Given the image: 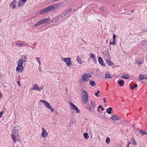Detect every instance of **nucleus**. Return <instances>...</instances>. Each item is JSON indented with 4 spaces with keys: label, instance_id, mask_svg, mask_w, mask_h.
Here are the masks:
<instances>
[{
    "label": "nucleus",
    "instance_id": "1",
    "mask_svg": "<svg viewBox=\"0 0 147 147\" xmlns=\"http://www.w3.org/2000/svg\"><path fill=\"white\" fill-rule=\"evenodd\" d=\"M60 6V5L59 4H55L51 5L39 11V14H41L44 13L49 11L56 9L58 8Z\"/></svg>",
    "mask_w": 147,
    "mask_h": 147
},
{
    "label": "nucleus",
    "instance_id": "2",
    "mask_svg": "<svg viewBox=\"0 0 147 147\" xmlns=\"http://www.w3.org/2000/svg\"><path fill=\"white\" fill-rule=\"evenodd\" d=\"M23 60L22 59H19L17 63V66L16 68V71L18 73L22 72L24 70V68L22 66Z\"/></svg>",
    "mask_w": 147,
    "mask_h": 147
},
{
    "label": "nucleus",
    "instance_id": "3",
    "mask_svg": "<svg viewBox=\"0 0 147 147\" xmlns=\"http://www.w3.org/2000/svg\"><path fill=\"white\" fill-rule=\"evenodd\" d=\"M88 99V92L85 90H83L82 92V101L84 104H86Z\"/></svg>",
    "mask_w": 147,
    "mask_h": 147
},
{
    "label": "nucleus",
    "instance_id": "4",
    "mask_svg": "<svg viewBox=\"0 0 147 147\" xmlns=\"http://www.w3.org/2000/svg\"><path fill=\"white\" fill-rule=\"evenodd\" d=\"M12 132V134H11V137L13 141L16 143V139H18L20 138L19 136L18 133V131L15 129H13Z\"/></svg>",
    "mask_w": 147,
    "mask_h": 147
},
{
    "label": "nucleus",
    "instance_id": "5",
    "mask_svg": "<svg viewBox=\"0 0 147 147\" xmlns=\"http://www.w3.org/2000/svg\"><path fill=\"white\" fill-rule=\"evenodd\" d=\"M49 20L50 19L49 18L43 19L38 22L34 26L36 27L39 26L41 24L47 23L48 22Z\"/></svg>",
    "mask_w": 147,
    "mask_h": 147
},
{
    "label": "nucleus",
    "instance_id": "6",
    "mask_svg": "<svg viewBox=\"0 0 147 147\" xmlns=\"http://www.w3.org/2000/svg\"><path fill=\"white\" fill-rule=\"evenodd\" d=\"M40 102H43L46 108L49 109H50L51 111L52 112L54 111V109L52 107L50 104L44 100H41L40 101Z\"/></svg>",
    "mask_w": 147,
    "mask_h": 147
},
{
    "label": "nucleus",
    "instance_id": "7",
    "mask_svg": "<svg viewBox=\"0 0 147 147\" xmlns=\"http://www.w3.org/2000/svg\"><path fill=\"white\" fill-rule=\"evenodd\" d=\"M91 77V75L88 73H86L82 76V79L84 81H87L89 80V78Z\"/></svg>",
    "mask_w": 147,
    "mask_h": 147
},
{
    "label": "nucleus",
    "instance_id": "8",
    "mask_svg": "<svg viewBox=\"0 0 147 147\" xmlns=\"http://www.w3.org/2000/svg\"><path fill=\"white\" fill-rule=\"evenodd\" d=\"M106 63L109 65L111 66L113 64V63L111 61L110 59V57L109 55H106L104 57Z\"/></svg>",
    "mask_w": 147,
    "mask_h": 147
},
{
    "label": "nucleus",
    "instance_id": "9",
    "mask_svg": "<svg viewBox=\"0 0 147 147\" xmlns=\"http://www.w3.org/2000/svg\"><path fill=\"white\" fill-rule=\"evenodd\" d=\"M69 103L70 105L71 109L75 110L76 113H80V110L75 105L71 102H69Z\"/></svg>",
    "mask_w": 147,
    "mask_h": 147
},
{
    "label": "nucleus",
    "instance_id": "10",
    "mask_svg": "<svg viewBox=\"0 0 147 147\" xmlns=\"http://www.w3.org/2000/svg\"><path fill=\"white\" fill-rule=\"evenodd\" d=\"M63 61L66 63L67 66H69L71 64V59L69 58H65Z\"/></svg>",
    "mask_w": 147,
    "mask_h": 147
},
{
    "label": "nucleus",
    "instance_id": "11",
    "mask_svg": "<svg viewBox=\"0 0 147 147\" xmlns=\"http://www.w3.org/2000/svg\"><path fill=\"white\" fill-rule=\"evenodd\" d=\"M20 42L19 41H17L16 42V45L19 47H21L22 46H26V45L25 44L24 42Z\"/></svg>",
    "mask_w": 147,
    "mask_h": 147
},
{
    "label": "nucleus",
    "instance_id": "12",
    "mask_svg": "<svg viewBox=\"0 0 147 147\" xmlns=\"http://www.w3.org/2000/svg\"><path fill=\"white\" fill-rule=\"evenodd\" d=\"M98 61L100 64L103 66H105V64L101 57L98 58Z\"/></svg>",
    "mask_w": 147,
    "mask_h": 147
},
{
    "label": "nucleus",
    "instance_id": "13",
    "mask_svg": "<svg viewBox=\"0 0 147 147\" xmlns=\"http://www.w3.org/2000/svg\"><path fill=\"white\" fill-rule=\"evenodd\" d=\"M41 89L42 88H39L36 84H34L33 87L32 89L34 90H35L40 91L41 90Z\"/></svg>",
    "mask_w": 147,
    "mask_h": 147
},
{
    "label": "nucleus",
    "instance_id": "14",
    "mask_svg": "<svg viewBox=\"0 0 147 147\" xmlns=\"http://www.w3.org/2000/svg\"><path fill=\"white\" fill-rule=\"evenodd\" d=\"M16 0H13L11 2L10 4H9V6H10L11 5L12 6V8L14 9L16 7Z\"/></svg>",
    "mask_w": 147,
    "mask_h": 147
},
{
    "label": "nucleus",
    "instance_id": "15",
    "mask_svg": "<svg viewBox=\"0 0 147 147\" xmlns=\"http://www.w3.org/2000/svg\"><path fill=\"white\" fill-rule=\"evenodd\" d=\"M48 135L47 132L45 129H42V136L43 137H45Z\"/></svg>",
    "mask_w": 147,
    "mask_h": 147
},
{
    "label": "nucleus",
    "instance_id": "16",
    "mask_svg": "<svg viewBox=\"0 0 147 147\" xmlns=\"http://www.w3.org/2000/svg\"><path fill=\"white\" fill-rule=\"evenodd\" d=\"M111 118L114 121H116L119 119L120 117L116 115H113L111 117Z\"/></svg>",
    "mask_w": 147,
    "mask_h": 147
},
{
    "label": "nucleus",
    "instance_id": "17",
    "mask_svg": "<svg viewBox=\"0 0 147 147\" xmlns=\"http://www.w3.org/2000/svg\"><path fill=\"white\" fill-rule=\"evenodd\" d=\"M76 61L77 62L80 64H82V61L80 57L79 56H78L76 57Z\"/></svg>",
    "mask_w": 147,
    "mask_h": 147
},
{
    "label": "nucleus",
    "instance_id": "18",
    "mask_svg": "<svg viewBox=\"0 0 147 147\" xmlns=\"http://www.w3.org/2000/svg\"><path fill=\"white\" fill-rule=\"evenodd\" d=\"M25 3L24 2H22V1L19 0L18 1V6L19 7H22L24 5Z\"/></svg>",
    "mask_w": 147,
    "mask_h": 147
},
{
    "label": "nucleus",
    "instance_id": "19",
    "mask_svg": "<svg viewBox=\"0 0 147 147\" xmlns=\"http://www.w3.org/2000/svg\"><path fill=\"white\" fill-rule=\"evenodd\" d=\"M122 78L124 79H129V76L128 75L126 74H123L122 76Z\"/></svg>",
    "mask_w": 147,
    "mask_h": 147
},
{
    "label": "nucleus",
    "instance_id": "20",
    "mask_svg": "<svg viewBox=\"0 0 147 147\" xmlns=\"http://www.w3.org/2000/svg\"><path fill=\"white\" fill-rule=\"evenodd\" d=\"M90 85L92 86H94L95 85L96 83L94 81L90 80L89 81Z\"/></svg>",
    "mask_w": 147,
    "mask_h": 147
},
{
    "label": "nucleus",
    "instance_id": "21",
    "mask_svg": "<svg viewBox=\"0 0 147 147\" xmlns=\"http://www.w3.org/2000/svg\"><path fill=\"white\" fill-rule=\"evenodd\" d=\"M112 111V109L111 107H109L107 109L106 111L107 113L109 114H110Z\"/></svg>",
    "mask_w": 147,
    "mask_h": 147
},
{
    "label": "nucleus",
    "instance_id": "22",
    "mask_svg": "<svg viewBox=\"0 0 147 147\" xmlns=\"http://www.w3.org/2000/svg\"><path fill=\"white\" fill-rule=\"evenodd\" d=\"M140 133L141 135H143L144 134L147 135V132L142 130H140Z\"/></svg>",
    "mask_w": 147,
    "mask_h": 147
},
{
    "label": "nucleus",
    "instance_id": "23",
    "mask_svg": "<svg viewBox=\"0 0 147 147\" xmlns=\"http://www.w3.org/2000/svg\"><path fill=\"white\" fill-rule=\"evenodd\" d=\"M118 84L121 86H123V84H124V82L123 80H120L119 81Z\"/></svg>",
    "mask_w": 147,
    "mask_h": 147
},
{
    "label": "nucleus",
    "instance_id": "24",
    "mask_svg": "<svg viewBox=\"0 0 147 147\" xmlns=\"http://www.w3.org/2000/svg\"><path fill=\"white\" fill-rule=\"evenodd\" d=\"M111 76L108 74H106L105 75V78L106 79L112 78Z\"/></svg>",
    "mask_w": 147,
    "mask_h": 147
},
{
    "label": "nucleus",
    "instance_id": "25",
    "mask_svg": "<svg viewBox=\"0 0 147 147\" xmlns=\"http://www.w3.org/2000/svg\"><path fill=\"white\" fill-rule=\"evenodd\" d=\"M90 104L91 105L92 107H96V104L95 102L93 101H91L90 102Z\"/></svg>",
    "mask_w": 147,
    "mask_h": 147
},
{
    "label": "nucleus",
    "instance_id": "26",
    "mask_svg": "<svg viewBox=\"0 0 147 147\" xmlns=\"http://www.w3.org/2000/svg\"><path fill=\"white\" fill-rule=\"evenodd\" d=\"M83 136L86 139H87L89 138V136L88 133H84L83 134Z\"/></svg>",
    "mask_w": 147,
    "mask_h": 147
},
{
    "label": "nucleus",
    "instance_id": "27",
    "mask_svg": "<svg viewBox=\"0 0 147 147\" xmlns=\"http://www.w3.org/2000/svg\"><path fill=\"white\" fill-rule=\"evenodd\" d=\"M131 140L132 141V143L134 145H136L137 144L136 141H135V138H132Z\"/></svg>",
    "mask_w": 147,
    "mask_h": 147
},
{
    "label": "nucleus",
    "instance_id": "28",
    "mask_svg": "<svg viewBox=\"0 0 147 147\" xmlns=\"http://www.w3.org/2000/svg\"><path fill=\"white\" fill-rule=\"evenodd\" d=\"M90 55L91 58L92 59H94L96 58V56L95 55L92 53H90Z\"/></svg>",
    "mask_w": 147,
    "mask_h": 147
},
{
    "label": "nucleus",
    "instance_id": "29",
    "mask_svg": "<svg viewBox=\"0 0 147 147\" xmlns=\"http://www.w3.org/2000/svg\"><path fill=\"white\" fill-rule=\"evenodd\" d=\"M136 63L138 65H140L142 63V61L140 59H138L136 61Z\"/></svg>",
    "mask_w": 147,
    "mask_h": 147
},
{
    "label": "nucleus",
    "instance_id": "30",
    "mask_svg": "<svg viewBox=\"0 0 147 147\" xmlns=\"http://www.w3.org/2000/svg\"><path fill=\"white\" fill-rule=\"evenodd\" d=\"M139 78L140 80H142L144 79V76L142 74H140L139 76Z\"/></svg>",
    "mask_w": 147,
    "mask_h": 147
},
{
    "label": "nucleus",
    "instance_id": "31",
    "mask_svg": "<svg viewBox=\"0 0 147 147\" xmlns=\"http://www.w3.org/2000/svg\"><path fill=\"white\" fill-rule=\"evenodd\" d=\"M110 141V139L109 138H107L106 139V143L109 144Z\"/></svg>",
    "mask_w": 147,
    "mask_h": 147
},
{
    "label": "nucleus",
    "instance_id": "32",
    "mask_svg": "<svg viewBox=\"0 0 147 147\" xmlns=\"http://www.w3.org/2000/svg\"><path fill=\"white\" fill-rule=\"evenodd\" d=\"M115 40H113V42H110V45H114L115 44Z\"/></svg>",
    "mask_w": 147,
    "mask_h": 147
},
{
    "label": "nucleus",
    "instance_id": "33",
    "mask_svg": "<svg viewBox=\"0 0 147 147\" xmlns=\"http://www.w3.org/2000/svg\"><path fill=\"white\" fill-rule=\"evenodd\" d=\"M100 92L99 90H97V92L95 93V95L96 96H99L98 95V94H99Z\"/></svg>",
    "mask_w": 147,
    "mask_h": 147
},
{
    "label": "nucleus",
    "instance_id": "34",
    "mask_svg": "<svg viewBox=\"0 0 147 147\" xmlns=\"http://www.w3.org/2000/svg\"><path fill=\"white\" fill-rule=\"evenodd\" d=\"M116 37V35L114 34L113 35V40H115V38Z\"/></svg>",
    "mask_w": 147,
    "mask_h": 147
},
{
    "label": "nucleus",
    "instance_id": "35",
    "mask_svg": "<svg viewBox=\"0 0 147 147\" xmlns=\"http://www.w3.org/2000/svg\"><path fill=\"white\" fill-rule=\"evenodd\" d=\"M100 10L102 11H103L104 10V8L103 7H101L100 8Z\"/></svg>",
    "mask_w": 147,
    "mask_h": 147
},
{
    "label": "nucleus",
    "instance_id": "36",
    "mask_svg": "<svg viewBox=\"0 0 147 147\" xmlns=\"http://www.w3.org/2000/svg\"><path fill=\"white\" fill-rule=\"evenodd\" d=\"M22 56H23V57L24 59V61H25V60H26L27 59L26 58V56L25 55H22Z\"/></svg>",
    "mask_w": 147,
    "mask_h": 147
},
{
    "label": "nucleus",
    "instance_id": "37",
    "mask_svg": "<svg viewBox=\"0 0 147 147\" xmlns=\"http://www.w3.org/2000/svg\"><path fill=\"white\" fill-rule=\"evenodd\" d=\"M92 60H93V61L95 63H97V60L96 59V58H94V59H92Z\"/></svg>",
    "mask_w": 147,
    "mask_h": 147
},
{
    "label": "nucleus",
    "instance_id": "38",
    "mask_svg": "<svg viewBox=\"0 0 147 147\" xmlns=\"http://www.w3.org/2000/svg\"><path fill=\"white\" fill-rule=\"evenodd\" d=\"M69 12V11H68V10H67L66 11H65V12H64V13L65 14H68Z\"/></svg>",
    "mask_w": 147,
    "mask_h": 147
},
{
    "label": "nucleus",
    "instance_id": "39",
    "mask_svg": "<svg viewBox=\"0 0 147 147\" xmlns=\"http://www.w3.org/2000/svg\"><path fill=\"white\" fill-rule=\"evenodd\" d=\"M69 12V11H68V10H67L66 11H65V12H64V13L65 14H68Z\"/></svg>",
    "mask_w": 147,
    "mask_h": 147
},
{
    "label": "nucleus",
    "instance_id": "40",
    "mask_svg": "<svg viewBox=\"0 0 147 147\" xmlns=\"http://www.w3.org/2000/svg\"><path fill=\"white\" fill-rule=\"evenodd\" d=\"M69 12V11H68V10H67L66 11H65V12H64V13L65 14H68Z\"/></svg>",
    "mask_w": 147,
    "mask_h": 147
},
{
    "label": "nucleus",
    "instance_id": "41",
    "mask_svg": "<svg viewBox=\"0 0 147 147\" xmlns=\"http://www.w3.org/2000/svg\"><path fill=\"white\" fill-rule=\"evenodd\" d=\"M36 61H38V62L40 61V60H39V57H36Z\"/></svg>",
    "mask_w": 147,
    "mask_h": 147
},
{
    "label": "nucleus",
    "instance_id": "42",
    "mask_svg": "<svg viewBox=\"0 0 147 147\" xmlns=\"http://www.w3.org/2000/svg\"><path fill=\"white\" fill-rule=\"evenodd\" d=\"M88 109L89 111H93L92 110V109L90 107H88Z\"/></svg>",
    "mask_w": 147,
    "mask_h": 147
},
{
    "label": "nucleus",
    "instance_id": "43",
    "mask_svg": "<svg viewBox=\"0 0 147 147\" xmlns=\"http://www.w3.org/2000/svg\"><path fill=\"white\" fill-rule=\"evenodd\" d=\"M17 84L19 86H20L21 84H20V81H18Z\"/></svg>",
    "mask_w": 147,
    "mask_h": 147
},
{
    "label": "nucleus",
    "instance_id": "44",
    "mask_svg": "<svg viewBox=\"0 0 147 147\" xmlns=\"http://www.w3.org/2000/svg\"><path fill=\"white\" fill-rule=\"evenodd\" d=\"M130 87L131 89L133 90L134 89V87L133 86H130Z\"/></svg>",
    "mask_w": 147,
    "mask_h": 147
},
{
    "label": "nucleus",
    "instance_id": "45",
    "mask_svg": "<svg viewBox=\"0 0 147 147\" xmlns=\"http://www.w3.org/2000/svg\"><path fill=\"white\" fill-rule=\"evenodd\" d=\"M3 112H0V117H1V116H2L3 114Z\"/></svg>",
    "mask_w": 147,
    "mask_h": 147
},
{
    "label": "nucleus",
    "instance_id": "46",
    "mask_svg": "<svg viewBox=\"0 0 147 147\" xmlns=\"http://www.w3.org/2000/svg\"><path fill=\"white\" fill-rule=\"evenodd\" d=\"M131 144V143H128L127 145V147H129V144Z\"/></svg>",
    "mask_w": 147,
    "mask_h": 147
},
{
    "label": "nucleus",
    "instance_id": "47",
    "mask_svg": "<svg viewBox=\"0 0 147 147\" xmlns=\"http://www.w3.org/2000/svg\"><path fill=\"white\" fill-rule=\"evenodd\" d=\"M137 85L136 84H134V88H137Z\"/></svg>",
    "mask_w": 147,
    "mask_h": 147
},
{
    "label": "nucleus",
    "instance_id": "48",
    "mask_svg": "<svg viewBox=\"0 0 147 147\" xmlns=\"http://www.w3.org/2000/svg\"><path fill=\"white\" fill-rule=\"evenodd\" d=\"M103 100L104 102H105V103L106 102V99L105 98H104L103 99Z\"/></svg>",
    "mask_w": 147,
    "mask_h": 147
},
{
    "label": "nucleus",
    "instance_id": "49",
    "mask_svg": "<svg viewBox=\"0 0 147 147\" xmlns=\"http://www.w3.org/2000/svg\"><path fill=\"white\" fill-rule=\"evenodd\" d=\"M68 11H69L70 12V11H72V9L71 8L69 9H68Z\"/></svg>",
    "mask_w": 147,
    "mask_h": 147
},
{
    "label": "nucleus",
    "instance_id": "50",
    "mask_svg": "<svg viewBox=\"0 0 147 147\" xmlns=\"http://www.w3.org/2000/svg\"><path fill=\"white\" fill-rule=\"evenodd\" d=\"M102 107V106L101 105H100L98 107V108H101Z\"/></svg>",
    "mask_w": 147,
    "mask_h": 147
},
{
    "label": "nucleus",
    "instance_id": "51",
    "mask_svg": "<svg viewBox=\"0 0 147 147\" xmlns=\"http://www.w3.org/2000/svg\"><path fill=\"white\" fill-rule=\"evenodd\" d=\"M143 42V44H144V43L145 44V41H143L142 42V43Z\"/></svg>",
    "mask_w": 147,
    "mask_h": 147
},
{
    "label": "nucleus",
    "instance_id": "52",
    "mask_svg": "<svg viewBox=\"0 0 147 147\" xmlns=\"http://www.w3.org/2000/svg\"><path fill=\"white\" fill-rule=\"evenodd\" d=\"M38 64H39V65H41V63H40V61H39L38 62Z\"/></svg>",
    "mask_w": 147,
    "mask_h": 147
},
{
    "label": "nucleus",
    "instance_id": "53",
    "mask_svg": "<svg viewBox=\"0 0 147 147\" xmlns=\"http://www.w3.org/2000/svg\"><path fill=\"white\" fill-rule=\"evenodd\" d=\"M101 110L102 111L104 110V109L102 107V108Z\"/></svg>",
    "mask_w": 147,
    "mask_h": 147
},
{
    "label": "nucleus",
    "instance_id": "54",
    "mask_svg": "<svg viewBox=\"0 0 147 147\" xmlns=\"http://www.w3.org/2000/svg\"><path fill=\"white\" fill-rule=\"evenodd\" d=\"M134 12V11L133 10H131V13L133 12Z\"/></svg>",
    "mask_w": 147,
    "mask_h": 147
},
{
    "label": "nucleus",
    "instance_id": "55",
    "mask_svg": "<svg viewBox=\"0 0 147 147\" xmlns=\"http://www.w3.org/2000/svg\"><path fill=\"white\" fill-rule=\"evenodd\" d=\"M97 111H100L99 110V109H98H98H97Z\"/></svg>",
    "mask_w": 147,
    "mask_h": 147
},
{
    "label": "nucleus",
    "instance_id": "56",
    "mask_svg": "<svg viewBox=\"0 0 147 147\" xmlns=\"http://www.w3.org/2000/svg\"><path fill=\"white\" fill-rule=\"evenodd\" d=\"M1 94L0 93V98H1Z\"/></svg>",
    "mask_w": 147,
    "mask_h": 147
}]
</instances>
